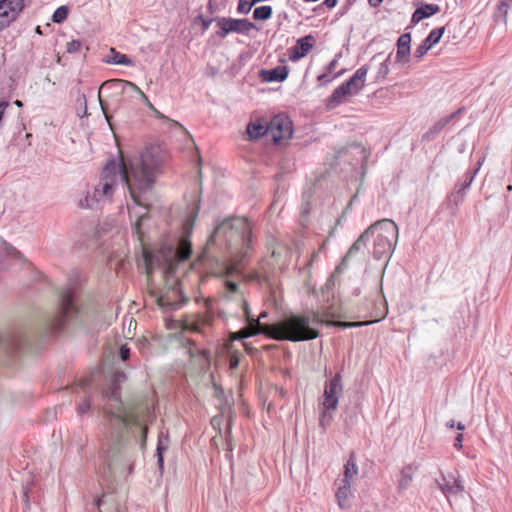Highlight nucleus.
Returning a JSON list of instances; mask_svg holds the SVG:
<instances>
[{
  "mask_svg": "<svg viewBox=\"0 0 512 512\" xmlns=\"http://www.w3.org/2000/svg\"><path fill=\"white\" fill-rule=\"evenodd\" d=\"M315 44L316 38L312 34L297 39L295 45L288 49L289 60L296 62L305 57Z\"/></svg>",
  "mask_w": 512,
  "mask_h": 512,
  "instance_id": "12",
  "label": "nucleus"
},
{
  "mask_svg": "<svg viewBox=\"0 0 512 512\" xmlns=\"http://www.w3.org/2000/svg\"><path fill=\"white\" fill-rule=\"evenodd\" d=\"M260 333L259 330L254 329L251 327H245L235 333L234 339L236 340H242L251 336L258 335Z\"/></svg>",
  "mask_w": 512,
  "mask_h": 512,
  "instance_id": "36",
  "label": "nucleus"
},
{
  "mask_svg": "<svg viewBox=\"0 0 512 512\" xmlns=\"http://www.w3.org/2000/svg\"><path fill=\"white\" fill-rule=\"evenodd\" d=\"M411 34L404 33L397 40L396 62L406 63L410 56Z\"/></svg>",
  "mask_w": 512,
  "mask_h": 512,
  "instance_id": "19",
  "label": "nucleus"
},
{
  "mask_svg": "<svg viewBox=\"0 0 512 512\" xmlns=\"http://www.w3.org/2000/svg\"><path fill=\"white\" fill-rule=\"evenodd\" d=\"M268 135L275 144H280L283 140L291 138L293 134V124L291 119L285 113H279L267 121Z\"/></svg>",
  "mask_w": 512,
  "mask_h": 512,
  "instance_id": "10",
  "label": "nucleus"
},
{
  "mask_svg": "<svg viewBox=\"0 0 512 512\" xmlns=\"http://www.w3.org/2000/svg\"><path fill=\"white\" fill-rule=\"evenodd\" d=\"M23 500H24V511H27L31 507V503H30V500H29V491H28V489H24Z\"/></svg>",
  "mask_w": 512,
  "mask_h": 512,
  "instance_id": "48",
  "label": "nucleus"
},
{
  "mask_svg": "<svg viewBox=\"0 0 512 512\" xmlns=\"http://www.w3.org/2000/svg\"><path fill=\"white\" fill-rule=\"evenodd\" d=\"M361 293V290H360V287H355L353 290H352V296L354 297H357L359 296Z\"/></svg>",
  "mask_w": 512,
  "mask_h": 512,
  "instance_id": "62",
  "label": "nucleus"
},
{
  "mask_svg": "<svg viewBox=\"0 0 512 512\" xmlns=\"http://www.w3.org/2000/svg\"><path fill=\"white\" fill-rule=\"evenodd\" d=\"M207 9L210 14H214L218 10V4L214 2V0H209L207 4Z\"/></svg>",
  "mask_w": 512,
  "mask_h": 512,
  "instance_id": "52",
  "label": "nucleus"
},
{
  "mask_svg": "<svg viewBox=\"0 0 512 512\" xmlns=\"http://www.w3.org/2000/svg\"><path fill=\"white\" fill-rule=\"evenodd\" d=\"M105 62L123 66L133 65V61L128 55L118 52L115 48H110L109 54L105 58Z\"/></svg>",
  "mask_w": 512,
  "mask_h": 512,
  "instance_id": "26",
  "label": "nucleus"
},
{
  "mask_svg": "<svg viewBox=\"0 0 512 512\" xmlns=\"http://www.w3.org/2000/svg\"><path fill=\"white\" fill-rule=\"evenodd\" d=\"M225 288H226L227 292H229V293H238V289H239L237 283H235L233 281H226Z\"/></svg>",
  "mask_w": 512,
  "mask_h": 512,
  "instance_id": "46",
  "label": "nucleus"
},
{
  "mask_svg": "<svg viewBox=\"0 0 512 512\" xmlns=\"http://www.w3.org/2000/svg\"><path fill=\"white\" fill-rule=\"evenodd\" d=\"M368 70V66L363 65L347 81L343 82L353 95H357L363 89Z\"/></svg>",
  "mask_w": 512,
  "mask_h": 512,
  "instance_id": "17",
  "label": "nucleus"
},
{
  "mask_svg": "<svg viewBox=\"0 0 512 512\" xmlns=\"http://www.w3.org/2000/svg\"><path fill=\"white\" fill-rule=\"evenodd\" d=\"M417 469L416 466H413V464L406 465L401 470V478L399 480V489L404 490L407 489L412 480H413V474L415 470Z\"/></svg>",
  "mask_w": 512,
  "mask_h": 512,
  "instance_id": "29",
  "label": "nucleus"
},
{
  "mask_svg": "<svg viewBox=\"0 0 512 512\" xmlns=\"http://www.w3.org/2000/svg\"><path fill=\"white\" fill-rule=\"evenodd\" d=\"M466 194V190H460L458 184H455L453 191L448 196V201L450 204L458 207L464 201Z\"/></svg>",
  "mask_w": 512,
  "mask_h": 512,
  "instance_id": "31",
  "label": "nucleus"
},
{
  "mask_svg": "<svg viewBox=\"0 0 512 512\" xmlns=\"http://www.w3.org/2000/svg\"><path fill=\"white\" fill-rule=\"evenodd\" d=\"M440 10L441 8L438 4L421 2L413 12L411 22L413 24H417L423 19L429 18L437 14L438 12H440Z\"/></svg>",
  "mask_w": 512,
  "mask_h": 512,
  "instance_id": "18",
  "label": "nucleus"
},
{
  "mask_svg": "<svg viewBox=\"0 0 512 512\" xmlns=\"http://www.w3.org/2000/svg\"><path fill=\"white\" fill-rule=\"evenodd\" d=\"M250 222L243 217H229L216 225L207 241V246L215 245L225 250L236 266L244 265L254 250Z\"/></svg>",
  "mask_w": 512,
  "mask_h": 512,
  "instance_id": "4",
  "label": "nucleus"
},
{
  "mask_svg": "<svg viewBox=\"0 0 512 512\" xmlns=\"http://www.w3.org/2000/svg\"><path fill=\"white\" fill-rule=\"evenodd\" d=\"M82 43L80 40H72L67 44V52L68 53H76L80 50Z\"/></svg>",
  "mask_w": 512,
  "mask_h": 512,
  "instance_id": "41",
  "label": "nucleus"
},
{
  "mask_svg": "<svg viewBox=\"0 0 512 512\" xmlns=\"http://www.w3.org/2000/svg\"><path fill=\"white\" fill-rule=\"evenodd\" d=\"M91 382H92L91 379H88V378L83 379L80 381V384L76 388V391H78V389H81L85 392V399L83 401H81L77 406V411L80 415L85 414L90 409V406H91V391H90Z\"/></svg>",
  "mask_w": 512,
  "mask_h": 512,
  "instance_id": "22",
  "label": "nucleus"
},
{
  "mask_svg": "<svg viewBox=\"0 0 512 512\" xmlns=\"http://www.w3.org/2000/svg\"><path fill=\"white\" fill-rule=\"evenodd\" d=\"M339 315L336 314L333 310H332V306L330 307H327V309L323 312V315L322 316H319L318 314H314V317H313V322L314 323H324L328 326H335V327H339L341 329H347V328H353V327H361V326H364V325H367L369 324L370 322H344V321H332V320H328L329 318H335V317H338Z\"/></svg>",
  "mask_w": 512,
  "mask_h": 512,
  "instance_id": "14",
  "label": "nucleus"
},
{
  "mask_svg": "<svg viewBox=\"0 0 512 512\" xmlns=\"http://www.w3.org/2000/svg\"><path fill=\"white\" fill-rule=\"evenodd\" d=\"M217 316L223 320L226 319V313L223 310H218Z\"/></svg>",
  "mask_w": 512,
  "mask_h": 512,
  "instance_id": "64",
  "label": "nucleus"
},
{
  "mask_svg": "<svg viewBox=\"0 0 512 512\" xmlns=\"http://www.w3.org/2000/svg\"><path fill=\"white\" fill-rule=\"evenodd\" d=\"M339 57H341V54L336 55V57L329 62V64L326 66V72L331 73L336 68Z\"/></svg>",
  "mask_w": 512,
  "mask_h": 512,
  "instance_id": "47",
  "label": "nucleus"
},
{
  "mask_svg": "<svg viewBox=\"0 0 512 512\" xmlns=\"http://www.w3.org/2000/svg\"><path fill=\"white\" fill-rule=\"evenodd\" d=\"M336 499L338 502V505L342 509L349 508V497L351 496V483L348 482H341L339 485L337 491H336Z\"/></svg>",
  "mask_w": 512,
  "mask_h": 512,
  "instance_id": "25",
  "label": "nucleus"
},
{
  "mask_svg": "<svg viewBox=\"0 0 512 512\" xmlns=\"http://www.w3.org/2000/svg\"><path fill=\"white\" fill-rule=\"evenodd\" d=\"M273 8L269 5L256 7L253 11L252 18L255 21H267L272 17Z\"/></svg>",
  "mask_w": 512,
  "mask_h": 512,
  "instance_id": "30",
  "label": "nucleus"
},
{
  "mask_svg": "<svg viewBox=\"0 0 512 512\" xmlns=\"http://www.w3.org/2000/svg\"><path fill=\"white\" fill-rule=\"evenodd\" d=\"M192 244L187 237L180 239L177 249L173 254L174 260L178 262L186 261L192 255Z\"/></svg>",
  "mask_w": 512,
  "mask_h": 512,
  "instance_id": "23",
  "label": "nucleus"
},
{
  "mask_svg": "<svg viewBox=\"0 0 512 512\" xmlns=\"http://www.w3.org/2000/svg\"><path fill=\"white\" fill-rule=\"evenodd\" d=\"M226 450L228 452H232L233 450V446H232V441H231V422L228 423L227 425V430H226Z\"/></svg>",
  "mask_w": 512,
  "mask_h": 512,
  "instance_id": "42",
  "label": "nucleus"
},
{
  "mask_svg": "<svg viewBox=\"0 0 512 512\" xmlns=\"http://www.w3.org/2000/svg\"><path fill=\"white\" fill-rule=\"evenodd\" d=\"M246 130L250 140H257L263 136L269 137L267 121L265 120L258 119L255 122H249Z\"/></svg>",
  "mask_w": 512,
  "mask_h": 512,
  "instance_id": "21",
  "label": "nucleus"
},
{
  "mask_svg": "<svg viewBox=\"0 0 512 512\" xmlns=\"http://www.w3.org/2000/svg\"><path fill=\"white\" fill-rule=\"evenodd\" d=\"M239 365V359L237 357H233L230 360L229 366L230 369H236Z\"/></svg>",
  "mask_w": 512,
  "mask_h": 512,
  "instance_id": "58",
  "label": "nucleus"
},
{
  "mask_svg": "<svg viewBox=\"0 0 512 512\" xmlns=\"http://www.w3.org/2000/svg\"><path fill=\"white\" fill-rule=\"evenodd\" d=\"M357 473H358V466L356 463V456H355V453L352 452L344 466V477L340 481L346 482V483H348V482L351 483L352 478L355 475H357Z\"/></svg>",
  "mask_w": 512,
  "mask_h": 512,
  "instance_id": "27",
  "label": "nucleus"
},
{
  "mask_svg": "<svg viewBox=\"0 0 512 512\" xmlns=\"http://www.w3.org/2000/svg\"><path fill=\"white\" fill-rule=\"evenodd\" d=\"M242 309L251 326L278 341L301 342L319 337L318 329L310 326V318L304 315L290 314L273 324H262L261 319L267 317V312L260 313L258 319L250 315L248 302L241 298Z\"/></svg>",
  "mask_w": 512,
  "mask_h": 512,
  "instance_id": "5",
  "label": "nucleus"
},
{
  "mask_svg": "<svg viewBox=\"0 0 512 512\" xmlns=\"http://www.w3.org/2000/svg\"><path fill=\"white\" fill-rule=\"evenodd\" d=\"M199 209H200V200L197 202L196 209H195L194 213L192 214V222L196 219Z\"/></svg>",
  "mask_w": 512,
  "mask_h": 512,
  "instance_id": "60",
  "label": "nucleus"
},
{
  "mask_svg": "<svg viewBox=\"0 0 512 512\" xmlns=\"http://www.w3.org/2000/svg\"><path fill=\"white\" fill-rule=\"evenodd\" d=\"M205 308L206 312L202 316V322L204 324L210 325L214 320V313L212 311V301L210 299L205 300Z\"/></svg>",
  "mask_w": 512,
  "mask_h": 512,
  "instance_id": "38",
  "label": "nucleus"
},
{
  "mask_svg": "<svg viewBox=\"0 0 512 512\" xmlns=\"http://www.w3.org/2000/svg\"><path fill=\"white\" fill-rule=\"evenodd\" d=\"M148 218H149V217H148V214H147V212H146V213H144L143 215H141V216L137 219V221H136V223H135V225H134L133 230H134V231L139 235V237L141 236V223H142V221H143V220H147Z\"/></svg>",
  "mask_w": 512,
  "mask_h": 512,
  "instance_id": "43",
  "label": "nucleus"
},
{
  "mask_svg": "<svg viewBox=\"0 0 512 512\" xmlns=\"http://www.w3.org/2000/svg\"><path fill=\"white\" fill-rule=\"evenodd\" d=\"M96 506L99 509V512H116L115 510H108V509H102V506L104 505L103 497H100L95 502Z\"/></svg>",
  "mask_w": 512,
  "mask_h": 512,
  "instance_id": "51",
  "label": "nucleus"
},
{
  "mask_svg": "<svg viewBox=\"0 0 512 512\" xmlns=\"http://www.w3.org/2000/svg\"><path fill=\"white\" fill-rule=\"evenodd\" d=\"M464 108H459L458 110H456L455 112H453L452 114L446 116L445 118L446 119H449V122L452 121L454 118H456L459 114H461L463 112Z\"/></svg>",
  "mask_w": 512,
  "mask_h": 512,
  "instance_id": "55",
  "label": "nucleus"
},
{
  "mask_svg": "<svg viewBox=\"0 0 512 512\" xmlns=\"http://www.w3.org/2000/svg\"><path fill=\"white\" fill-rule=\"evenodd\" d=\"M435 483L446 497L458 495L464 491L462 481L459 478H455L451 473L445 475L441 472V477L435 479Z\"/></svg>",
  "mask_w": 512,
  "mask_h": 512,
  "instance_id": "13",
  "label": "nucleus"
},
{
  "mask_svg": "<svg viewBox=\"0 0 512 512\" xmlns=\"http://www.w3.org/2000/svg\"><path fill=\"white\" fill-rule=\"evenodd\" d=\"M373 241L372 255L375 260L391 258L398 241L399 231L396 223L391 219H381L371 224Z\"/></svg>",
  "mask_w": 512,
  "mask_h": 512,
  "instance_id": "6",
  "label": "nucleus"
},
{
  "mask_svg": "<svg viewBox=\"0 0 512 512\" xmlns=\"http://www.w3.org/2000/svg\"><path fill=\"white\" fill-rule=\"evenodd\" d=\"M317 80H318V82H320V83L329 82V81H330V79H329V76H328V72H326V73H323V74L319 75V76L317 77Z\"/></svg>",
  "mask_w": 512,
  "mask_h": 512,
  "instance_id": "57",
  "label": "nucleus"
},
{
  "mask_svg": "<svg viewBox=\"0 0 512 512\" xmlns=\"http://www.w3.org/2000/svg\"><path fill=\"white\" fill-rule=\"evenodd\" d=\"M310 211V204L309 202H306L304 207H303V210H302V215H307Z\"/></svg>",
  "mask_w": 512,
  "mask_h": 512,
  "instance_id": "61",
  "label": "nucleus"
},
{
  "mask_svg": "<svg viewBox=\"0 0 512 512\" xmlns=\"http://www.w3.org/2000/svg\"><path fill=\"white\" fill-rule=\"evenodd\" d=\"M480 165H481V162H478V166L474 169H470L468 170L465 174H464V179L463 181L460 183L458 182V186L460 187V190H466L468 191V189L470 188L476 174L478 173L479 171V168H480Z\"/></svg>",
  "mask_w": 512,
  "mask_h": 512,
  "instance_id": "32",
  "label": "nucleus"
},
{
  "mask_svg": "<svg viewBox=\"0 0 512 512\" xmlns=\"http://www.w3.org/2000/svg\"><path fill=\"white\" fill-rule=\"evenodd\" d=\"M289 75V68L286 65L276 66L273 69H261L259 71V78L262 82H283Z\"/></svg>",
  "mask_w": 512,
  "mask_h": 512,
  "instance_id": "16",
  "label": "nucleus"
},
{
  "mask_svg": "<svg viewBox=\"0 0 512 512\" xmlns=\"http://www.w3.org/2000/svg\"><path fill=\"white\" fill-rule=\"evenodd\" d=\"M352 95L353 94L349 90V88L344 83H342L328 97V99L326 101V106L329 109H334V108L338 107L340 104H342L348 96H352Z\"/></svg>",
  "mask_w": 512,
  "mask_h": 512,
  "instance_id": "20",
  "label": "nucleus"
},
{
  "mask_svg": "<svg viewBox=\"0 0 512 512\" xmlns=\"http://www.w3.org/2000/svg\"><path fill=\"white\" fill-rule=\"evenodd\" d=\"M372 235L371 225L356 239L355 244L363 250L366 248L368 241L370 240Z\"/></svg>",
  "mask_w": 512,
  "mask_h": 512,
  "instance_id": "37",
  "label": "nucleus"
},
{
  "mask_svg": "<svg viewBox=\"0 0 512 512\" xmlns=\"http://www.w3.org/2000/svg\"><path fill=\"white\" fill-rule=\"evenodd\" d=\"M109 403L104 407V467L102 477L111 482L118 471L134 469L135 455L127 446L128 426L135 427L140 435V448L145 449L148 426L144 425L135 413L127 412L121 401L120 386L112 383L102 392Z\"/></svg>",
  "mask_w": 512,
  "mask_h": 512,
  "instance_id": "2",
  "label": "nucleus"
},
{
  "mask_svg": "<svg viewBox=\"0 0 512 512\" xmlns=\"http://www.w3.org/2000/svg\"><path fill=\"white\" fill-rule=\"evenodd\" d=\"M119 357L122 361H126L130 357V348L127 345H122L119 349Z\"/></svg>",
  "mask_w": 512,
  "mask_h": 512,
  "instance_id": "44",
  "label": "nucleus"
},
{
  "mask_svg": "<svg viewBox=\"0 0 512 512\" xmlns=\"http://www.w3.org/2000/svg\"><path fill=\"white\" fill-rule=\"evenodd\" d=\"M449 123V119L445 117L435 122L429 129L422 135V141H431L444 129Z\"/></svg>",
  "mask_w": 512,
  "mask_h": 512,
  "instance_id": "28",
  "label": "nucleus"
},
{
  "mask_svg": "<svg viewBox=\"0 0 512 512\" xmlns=\"http://www.w3.org/2000/svg\"><path fill=\"white\" fill-rule=\"evenodd\" d=\"M76 287L64 288L59 293L56 310L43 317L36 326L21 330L6 338L0 336V347L7 353L19 354L39 349L50 337L61 332L70 321L84 324L85 313L76 303Z\"/></svg>",
  "mask_w": 512,
  "mask_h": 512,
  "instance_id": "3",
  "label": "nucleus"
},
{
  "mask_svg": "<svg viewBox=\"0 0 512 512\" xmlns=\"http://www.w3.org/2000/svg\"><path fill=\"white\" fill-rule=\"evenodd\" d=\"M169 446V437L168 435H164L161 433L158 437L157 448H156V456H157V466L162 474L164 471V452L168 449Z\"/></svg>",
  "mask_w": 512,
  "mask_h": 512,
  "instance_id": "24",
  "label": "nucleus"
},
{
  "mask_svg": "<svg viewBox=\"0 0 512 512\" xmlns=\"http://www.w3.org/2000/svg\"><path fill=\"white\" fill-rule=\"evenodd\" d=\"M368 2L372 7L376 8L383 2V0H368Z\"/></svg>",
  "mask_w": 512,
  "mask_h": 512,
  "instance_id": "59",
  "label": "nucleus"
},
{
  "mask_svg": "<svg viewBox=\"0 0 512 512\" xmlns=\"http://www.w3.org/2000/svg\"><path fill=\"white\" fill-rule=\"evenodd\" d=\"M445 32V27H439L431 30L428 36L421 42V44L415 49L414 57L422 58L434 45L439 43L441 37Z\"/></svg>",
  "mask_w": 512,
  "mask_h": 512,
  "instance_id": "15",
  "label": "nucleus"
},
{
  "mask_svg": "<svg viewBox=\"0 0 512 512\" xmlns=\"http://www.w3.org/2000/svg\"><path fill=\"white\" fill-rule=\"evenodd\" d=\"M338 0H324L323 5L327 8L332 9L337 5Z\"/></svg>",
  "mask_w": 512,
  "mask_h": 512,
  "instance_id": "56",
  "label": "nucleus"
},
{
  "mask_svg": "<svg viewBox=\"0 0 512 512\" xmlns=\"http://www.w3.org/2000/svg\"><path fill=\"white\" fill-rule=\"evenodd\" d=\"M462 442H463V434L461 433H458L455 437V441H454V447L457 449V450H460L462 448Z\"/></svg>",
  "mask_w": 512,
  "mask_h": 512,
  "instance_id": "53",
  "label": "nucleus"
},
{
  "mask_svg": "<svg viewBox=\"0 0 512 512\" xmlns=\"http://www.w3.org/2000/svg\"><path fill=\"white\" fill-rule=\"evenodd\" d=\"M68 15L69 7L66 5H62L54 11L51 19L54 23L60 24L63 23L68 18Z\"/></svg>",
  "mask_w": 512,
  "mask_h": 512,
  "instance_id": "34",
  "label": "nucleus"
},
{
  "mask_svg": "<svg viewBox=\"0 0 512 512\" xmlns=\"http://www.w3.org/2000/svg\"><path fill=\"white\" fill-rule=\"evenodd\" d=\"M154 114L158 119H167L162 113H160L157 109H154Z\"/></svg>",
  "mask_w": 512,
  "mask_h": 512,
  "instance_id": "63",
  "label": "nucleus"
},
{
  "mask_svg": "<svg viewBox=\"0 0 512 512\" xmlns=\"http://www.w3.org/2000/svg\"><path fill=\"white\" fill-rule=\"evenodd\" d=\"M218 30L216 36L226 38L230 33L248 34L251 30H259L253 22L246 18L236 19L232 17H216Z\"/></svg>",
  "mask_w": 512,
  "mask_h": 512,
  "instance_id": "9",
  "label": "nucleus"
},
{
  "mask_svg": "<svg viewBox=\"0 0 512 512\" xmlns=\"http://www.w3.org/2000/svg\"><path fill=\"white\" fill-rule=\"evenodd\" d=\"M103 89H109V90H112L113 94L115 95H119V94H122L125 90H131V91H134V92H137L139 93L143 98L144 100L146 101L147 103V106L152 110L154 111V109H156L148 100V98L146 97V95L140 90V88L135 85L134 83L130 82V81H126V80H121V79H113V80H109V81H106L102 84L101 86V89L99 91V94H98V97H99V103H100V106H101V109L103 111V114H104V117L106 119V121L108 122L110 128L113 130V124L111 122V119H112V115L110 113L111 111V108H110V104L108 101L102 99L101 97V92Z\"/></svg>",
  "mask_w": 512,
  "mask_h": 512,
  "instance_id": "7",
  "label": "nucleus"
},
{
  "mask_svg": "<svg viewBox=\"0 0 512 512\" xmlns=\"http://www.w3.org/2000/svg\"><path fill=\"white\" fill-rule=\"evenodd\" d=\"M213 389H214V396L217 399L222 400L224 398L223 388L219 384L213 383Z\"/></svg>",
  "mask_w": 512,
  "mask_h": 512,
  "instance_id": "45",
  "label": "nucleus"
},
{
  "mask_svg": "<svg viewBox=\"0 0 512 512\" xmlns=\"http://www.w3.org/2000/svg\"><path fill=\"white\" fill-rule=\"evenodd\" d=\"M257 3L254 0H239L237 6V12L239 14H248L251 11V8Z\"/></svg>",
  "mask_w": 512,
  "mask_h": 512,
  "instance_id": "39",
  "label": "nucleus"
},
{
  "mask_svg": "<svg viewBox=\"0 0 512 512\" xmlns=\"http://www.w3.org/2000/svg\"><path fill=\"white\" fill-rule=\"evenodd\" d=\"M391 53L387 56L386 59H384L381 63H380V66L378 68V71H377V74H376V77H375V81L376 82H379L381 80H384L386 78V76L388 75L389 73V61L391 59Z\"/></svg>",
  "mask_w": 512,
  "mask_h": 512,
  "instance_id": "35",
  "label": "nucleus"
},
{
  "mask_svg": "<svg viewBox=\"0 0 512 512\" xmlns=\"http://www.w3.org/2000/svg\"><path fill=\"white\" fill-rule=\"evenodd\" d=\"M187 301L188 298L183 294L178 282L168 287L158 298V304L168 310H177L186 304Z\"/></svg>",
  "mask_w": 512,
  "mask_h": 512,
  "instance_id": "11",
  "label": "nucleus"
},
{
  "mask_svg": "<svg viewBox=\"0 0 512 512\" xmlns=\"http://www.w3.org/2000/svg\"><path fill=\"white\" fill-rule=\"evenodd\" d=\"M360 251H362V249L358 246V244H355L354 242L348 249L347 253L344 255L340 264L337 266V272H343V270L347 267L348 260Z\"/></svg>",
  "mask_w": 512,
  "mask_h": 512,
  "instance_id": "33",
  "label": "nucleus"
},
{
  "mask_svg": "<svg viewBox=\"0 0 512 512\" xmlns=\"http://www.w3.org/2000/svg\"><path fill=\"white\" fill-rule=\"evenodd\" d=\"M341 272H337V267L335 268L334 272L330 275V277L327 279L324 287L329 290L336 286L338 282V275Z\"/></svg>",
  "mask_w": 512,
  "mask_h": 512,
  "instance_id": "40",
  "label": "nucleus"
},
{
  "mask_svg": "<svg viewBox=\"0 0 512 512\" xmlns=\"http://www.w3.org/2000/svg\"><path fill=\"white\" fill-rule=\"evenodd\" d=\"M212 22H216V17L215 18H209V19H202L201 21V25H202V30L203 32L207 31L211 25Z\"/></svg>",
  "mask_w": 512,
  "mask_h": 512,
  "instance_id": "49",
  "label": "nucleus"
},
{
  "mask_svg": "<svg viewBox=\"0 0 512 512\" xmlns=\"http://www.w3.org/2000/svg\"><path fill=\"white\" fill-rule=\"evenodd\" d=\"M342 377L336 373L329 381H326L323 393V411L320 416V425L324 426V418L331 410H336L339 401V395L342 393Z\"/></svg>",
  "mask_w": 512,
  "mask_h": 512,
  "instance_id": "8",
  "label": "nucleus"
},
{
  "mask_svg": "<svg viewBox=\"0 0 512 512\" xmlns=\"http://www.w3.org/2000/svg\"><path fill=\"white\" fill-rule=\"evenodd\" d=\"M221 422H222V419L221 417L219 416H215L211 419V425L216 428V427H220L221 425Z\"/></svg>",
  "mask_w": 512,
  "mask_h": 512,
  "instance_id": "54",
  "label": "nucleus"
},
{
  "mask_svg": "<svg viewBox=\"0 0 512 512\" xmlns=\"http://www.w3.org/2000/svg\"><path fill=\"white\" fill-rule=\"evenodd\" d=\"M164 161V154L157 146L146 147L139 155L124 156L120 152L119 162L115 159L107 161L93 195L88 194L85 203L81 201V206L94 208L101 200L111 199L120 180L127 187L133 202L148 209L143 197L153 189L157 175L162 172Z\"/></svg>",
  "mask_w": 512,
  "mask_h": 512,
  "instance_id": "1",
  "label": "nucleus"
},
{
  "mask_svg": "<svg viewBox=\"0 0 512 512\" xmlns=\"http://www.w3.org/2000/svg\"><path fill=\"white\" fill-rule=\"evenodd\" d=\"M509 2H512V0H509ZM509 7L508 0H500L498 4V10L503 11L504 15L507 14V9Z\"/></svg>",
  "mask_w": 512,
  "mask_h": 512,
  "instance_id": "50",
  "label": "nucleus"
}]
</instances>
